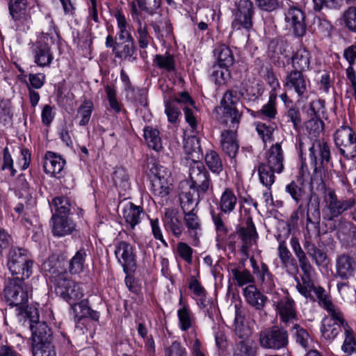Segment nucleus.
Wrapping results in <instances>:
<instances>
[{
    "instance_id": "nucleus-1",
    "label": "nucleus",
    "mask_w": 356,
    "mask_h": 356,
    "mask_svg": "<svg viewBox=\"0 0 356 356\" xmlns=\"http://www.w3.org/2000/svg\"><path fill=\"white\" fill-rule=\"evenodd\" d=\"M243 92L235 89L227 90L220 100V106L216 108L217 120L220 124L231 130H237L242 116L240 100Z\"/></svg>"
},
{
    "instance_id": "nucleus-2",
    "label": "nucleus",
    "mask_w": 356,
    "mask_h": 356,
    "mask_svg": "<svg viewBox=\"0 0 356 356\" xmlns=\"http://www.w3.org/2000/svg\"><path fill=\"white\" fill-rule=\"evenodd\" d=\"M38 309L36 307H29L25 310H20L18 319L24 323L28 321L31 337V346L51 342L52 332L47 323L40 321Z\"/></svg>"
},
{
    "instance_id": "nucleus-3",
    "label": "nucleus",
    "mask_w": 356,
    "mask_h": 356,
    "mask_svg": "<svg viewBox=\"0 0 356 356\" xmlns=\"http://www.w3.org/2000/svg\"><path fill=\"white\" fill-rule=\"evenodd\" d=\"M236 203L237 198L232 189L226 188L220 197L218 204L220 211L216 212L214 207L211 205L209 207V213L215 225L218 241H223L228 232V229L222 220V215L229 214L234 211Z\"/></svg>"
},
{
    "instance_id": "nucleus-4",
    "label": "nucleus",
    "mask_w": 356,
    "mask_h": 356,
    "mask_svg": "<svg viewBox=\"0 0 356 356\" xmlns=\"http://www.w3.org/2000/svg\"><path fill=\"white\" fill-rule=\"evenodd\" d=\"M33 260L31 252L24 248H12L7 257V267L13 279H28L33 273Z\"/></svg>"
},
{
    "instance_id": "nucleus-5",
    "label": "nucleus",
    "mask_w": 356,
    "mask_h": 356,
    "mask_svg": "<svg viewBox=\"0 0 356 356\" xmlns=\"http://www.w3.org/2000/svg\"><path fill=\"white\" fill-rule=\"evenodd\" d=\"M298 268L302 273L299 279L297 275L294 276L296 281V289L298 291L307 299L315 301L316 298L312 292L315 294L318 289H323L322 286L314 284L313 277L315 275V269L309 261L307 254L298 258Z\"/></svg>"
},
{
    "instance_id": "nucleus-6",
    "label": "nucleus",
    "mask_w": 356,
    "mask_h": 356,
    "mask_svg": "<svg viewBox=\"0 0 356 356\" xmlns=\"http://www.w3.org/2000/svg\"><path fill=\"white\" fill-rule=\"evenodd\" d=\"M53 278L56 293L70 306L83 298V289L81 284L71 280L66 271L58 273Z\"/></svg>"
},
{
    "instance_id": "nucleus-7",
    "label": "nucleus",
    "mask_w": 356,
    "mask_h": 356,
    "mask_svg": "<svg viewBox=\"0 0 356 356\" xmlns=\"http://www.w3.org/2000/svg\"><path fill=\"white\" fill-rule=\"evenodd\" d=\"M243 296L246 303L254 311L250 314L252 321L258 325H262L267 318V312L264 308L268 297L263 294L254 285H248L243 289Z\"/></svg>"
},
{
    "instance_id": "nucleus-8",
    "label": "nucleus",
    "mask_w": 356,
    "mask_h": 356,
    "mask_svg": "<svg viewBox=\"0 0 356 356\" xmlns=\"http://www.w3.org/2000/svg\"><path fill=\"white\" fill-rule=\"evenodd\" d=\"M258 341L264 349L279 350L287 347L289 333L284 327L273 325L259 332Z\"/></svg>"
},
{
    "instance_id": "nucleus-9",
    "label": "nucleus",
    "mask_w": 356,
    "mask_h": 356,
    "mask_svg": "<svg viewBox=\"0 0 356 356\" xmlns=\"http://www.w3.org/2000/svg\"><path fill=\"white\" fill-rule=\"evenodd\" d=\"M24 280L13 279L8 286L5 289V298L9 305L17 307V314L20 310H25L27 307L23 305L28 302L31 296L32 289L25 284Z\"/></svg>"
},
{
    "instance_id": "nucleus-10",
    "label": "nucleus",
    "mask_w": 356,
    "mask_h": 356,
    "mask_svg": "<svg viewBox=\"0 0 356 356\" xmlns=\"http://www.w3.org/2000/svg\"><path fill=\"white\" fill-rule=\"evenodd\" d=\"M189 187L196 191L198 197L213 191V184L209 171L200 161H194L189 170Z\"/></svg>"
},
{
    "instance_id": "nucleus-11",
    "label": "nucleus",
    "mask_w": 356,
    "mask_h": 356,
    "mask_svg": "<svg viewBox=\"0 0 356 356\" xmlns=\"http://www.w3.org/2000/svg\"><path fill=\"white\" fill-rule=\"evenodd\" d=\"M309 159L314 168V177L322 179V172L331 160L330 149L323 140H315L309 147Z\"/></svg>"
},
{
    "instance_id": "nucleus-12",
    "label": "nucleus",
    "mask_w": 356,
    "mask_h": 356,
    "mask_svg": "<svg viewBox=\"0 0 356 356\" xmlns=\"http://www.w3.org/2000/svg\"><path fill=\"white\" fill-rule=\"evenodd\" d=\"M27 6V0H9V14L17 31L26 32L31 26L32 20Z\"/></svg>"
},
{
    "instance_id": "nucleus-13",
    "label": "nucleus",
    "mask_w": 356,
    "mask_h": 356,
    "mask_svg": "<svg viewBox=\"0 0 356 356\" xmlns=\"http://www.w3.org/2000/svg\"><path fill=\"white\" fill-rule=\"evenodd\" d=\"M326 205L323 209V218L333 222L334 218L341 213L350 209L356 204V200L353 197L346 200L338 199L334 191L328 192L327 198L325 200Z\"/></svg>"
},
{
    "instance_id": "nucleus-14",
    "label": "nucleus",
    "mask_w": 356,
    "mask_h": 356,
    "mask_svg": "<svg viewBox=\"0 0 356 356\" xmlns=\"http://www.w3.org/2000/svg\"><path fill=\"white\" fill-rule=\"evenodd\" d=\"M334 142L341 154L347 159L356 157V138L351 128L341 127L334 135Z\"/></svg>"
},
{
    "instance_id": "nucleus-15",
    "label": "nucleus",
    "mask_w": 356,
    "mask_h": 356,
    "mask_svg": "<svg viewBox=\"0 0 356 356\" xmlns=\"http://www.w3.org/2000/svg\"><path fill=\"white\" fill-rule=\"evenodd\" d=\"M309 80L303 72L290 70L286 72L283 86L288 90H293L300 99L307 96Z\"/></svg>"
},
{
    "instance_id": "nucleus-16",
    "label": "nucleus",
    "mask_w": 356,
    "mask_h": 356,
    "mask_svg": "<svg viewBox=\"0 0 356 356\" xmlns=\"http://www.w3.org/2000/svg\"><path fill=\"white\" fill-rule=\"evenodd\" d=\"M253 15L252 2L250 0H239L237 3V10L235 13L232 26L237 30L244 29L249 31L252 27Z\"/></svg>"
},
{
    "instance_id": "nucleus-17",
    "label": "nucleus",
    "mask_w": 356,
    "mask_h": 356,
    "mask_svg": "<svg viewBox=\"0 0 356 356\" xmlns=\"http://www.w3.org/2000/svg\"><path fill=\"white\" fill-rule=\"evenodd\" d=\"M48 36L49 33H42L31 47L34 63L39 67L49 66L54 59L50 46L47 42Z\"/></svg>"
},
{
    "instance_id": "nucleus-18",
    "label": "nucleus",
    "mask_w": 356,
    "mask_h": 356,
    "mask_svg": "<svg viewBox=\"0 0 356 356\" xmlns=\"http://www.w3.org/2000/svg\"><path fill=\"white\" fill-rule=\"evenodd\" d=\"M314 295L316 300L318 299L319 305L324 308L328 314L323 320L331 318L333 322L342 323L343 326H344L345 324H348L343 317V313L338 307L332 303L330 296L326 293L324 289H318V291Z\"/></svg>"
},
{
    "instance_id": "nucleus-19",
    "label": "nucleus",
    "mask_w": 356,
    "mask_h": 356,
    "mask_svg": "<svg viewBox=\"0 0 356 356\" xmlns=\"http://www.w3.org/2000/svg\"><path fill=\"white\" fill-rule=\"evenodd\" d=\"M273 306L281 322L287 325L298 320L296 303L289 296H284L277 301L273 300Z\"/></svg>"
},
{
    "instance_id": "nucleus-20",
    "label": "nucleus",
    "mask_w": 356,
    "mask_h": 356,
    "mask_svg": "<svg viewBox=\"0 0 356 356\" xmlns=\"http://www.w3.org/2000/svg\"><path fill=\"white\" fill-rule=\"evenodd\" d=\"M136 1L140 10L145 11L150 15H157L161 17L159 20L152 21L149 23L156 33H160L162 31L164 27L163 25L166 26L167 32L170 31L171 29L168 26L167 18L161 17V15L156 12L161 6V0H136Z\"/></svg>"
},
{
    "instance_id": "nucleus-21",
    "label": "nucleus",
    "mask_w": 356,
    "mask_h": 356,
    "mask_svg": "<svg viewBox=\"0 0 356 356\" xmlns=\"http://www.w3.org/2000/svg\"><path fill=\"white\" fill-rule=\"evenodd\" d=\"M115 254L126 272L136 265L134 248L129 243L120 241L115 244Z\"/></svg>"
},
{
    "instance_id": "nucleus-22",
    "label": "nucleus",
    "mask_w": 356,
    "mask_h": 356,
    "mask_svg": "<svg viewBox=\"0 0 356 356\" xmlns=\"http://www.w3.org/2000/svg\"><path fill=\"white\" fill-rule=\"evenodd\" d=\"M330 229L337 231L336 237L343 243L348 244L356 241V225L344 218L334 220Z\"/></svg>"
},
{
    "instance_id": "nucleus-23",
    "label": "nucleus",
    "mask_w": 356,
    "mask_h": 356,
    "mask_svg": "<svg viewBox=\"0 0 356 356\" xmlns=\"http://www.w3.org/2000/svg\"><path fill=\"white\" fill-rule=\"evenodd\" d=\"M245 224V227H241L238 233L242 243L240 249L241 252L243 256L248 257L250 248L256 243L258 234L252 217L248 216L247 218Z\"/></svg>"
},
{
    "instance_id": "nucleus-24",
    "label": "nucleus",
    "mask_w": 356,
    "mask_h": 356,
    "mask_svg": "<svg viewBox=\"0 0 356 356\" xmlns=\"http://www.w3.org/2000/svg\"><path fill=\"white\" fill-rule=\"evenodd\" d=\"M286 26L293 29L297 37H302L306 33V24L305 13L300 8H289L284 13Z\"/></svg>"
},
{
    "instance_id": "nucleus-25",
    "label": "nucleus",
    "mask_w": 356,
    "mask_h": 356,
    "mask_svg": "<svg viewBox=\"0 0 356 356\" xmlns=\"http://www.w3.org/2000/svg\"><path fill=\"white\" fill-rule=\"evenodd\" d=\"M356 273V261L350 254L342 253L336 258V274L341 280H347Z\"/></svg>"
},
{
    "instance_id": "nucleus-26",
    "label": "nucleus",
    "mask_w": 356,
    "mask_h": 356,
    "mask_svg": "<svg viewBox=\"0 0 356 356\" xmlns=\"http://www.w3.org/2000/svg\"><path fill=\"white\" fill-rule=\"evenodd\" d=\"M276 172L281 174L284 169V152L281 143H276L273 145L265 153V161L261 163Z\"/></svg>"
},
{
    "instance_id": "nucleus-27",
    "label": "nucleus",
    "mask_w": 356,
    "mask_h": 356,
    "mask_svg": "<svg viewBox=\"0 0 356 356\" xmlns=\"http://www.w3.org/2000/svg\"><path fill=\"white\" fill-rule=\"evenodd\" d=\"M162 220L167 231L172 232L177 238L181 235L184 225L177 209L172 207L165 209Z\"/></svg>"
},
{
    "instance_id": "nucleus-28",
    "label": "nucleus",
    "mask_w": 356,
    "mask_h": 356,
    "mask_svg": "<svg viewBox=\"0 0 356 356\" xmlns=\"http://www.w3.org/2000/svg\"><path fill=\"white\" fill-rule=\"evenodd\" d=\"M237 130L225 129L220 134V147L224 153L234 159L239 149L236 138Z\"/></svg>"
},
{
    "instance_id": "nucleus-29",
    "label": "nucleus",
    "mask_w": 356,
    "mask_h": 356,
    "mask_svg": "<svg viewBox=\"0 0 356 356\" xmlns=\"http://www.w3.org/2000/svg\"><path fill=\"white\" fill-rule=\"evenodd\" d=\"M65 164V161L58 154L48 151L43 159V168L45 173L56 176L61 172Z\"/></svg>"
},
{
    "instance_id": "nucleus-30",
    "label": "nucleus",
    "mask_w": 356,
    "mask_h": 356,
    "mask_svg": "<svg viewBox=\"0 0 356 356\" xmlns=\"http://www.w3.org/2000/svg\"><path fill=\"white\" fill-rule=\"evenodd\" d=\"M138 10L135 4L133 3L132 16L134 20L137 23L136 33L138 45L140 49H146L149 44V41L152 40V37L148 33L146 23L138 17Z\"/></svg>"
},
{
    "instance_id": "nucleus-31",
    "label": "nucleus",
    "mask_w": 356,
    "mask_h": 356,
    "mask_svg": "<svg viewBox=\"0 0 356 356\" xmlns=\"http://www.w3.org/2000/svg\"><path fill=\"white\" fill-rule=\"evenodd\" d=\"M292 65L291 70L306 72L309 70L311 54L305 48H300L295 51L289 58Z\"/></svg>"
},
{
    "instance_id": "nucleus-32",
    "label": "nucleus",
    "mask_w": 356,
    "mask_h": 356,
    "mask_svg": "<svg viewBox=\"0 0 356 356\" xmlns=\"http://www.w3.org/2000/svg\"><path fill=\"white\" fill-rule=\"evenodd\" d=\"M196 191L188 187L179 193V200L183 213L195 211L203 197L195 196Z\"/></svg>"
},
{
    "instance_id": "nucleus-33",
    "label": "nucleus",
    "mask_w": 356,
    "mask_h": 356,
    "mask_svg": "<svg viewBox=\"0 0 356 356\" xmlns=\"http://www.w3.org/2000/svg\"><path fill=\"white\" fill-rule=\"evenodd\" d=\"M52 232L54 236H64L70 234L74 230L75 226L72 220L67 216H52Z\"/></svg>"
},
{
    "instance_id": "nucleus-34",
    "label": "nucleus",
    "mask_w": 356,
    "mask_h": 356,
    "mask_svg": "<svg viewBox=\"0 0 356 356\" xmlns=\"http://www.w3.org/2000/svg\"><path fill=\"white\" fill-rule=\"evenodd\" d=\"M144 216L145 212L143 208L133 203H129V204L123 209V218L127 227L131 229H134L135 227L140 222Z\"/></svg>"
},
{
    "instance_id": "nucleus-35",
    "label": "nucleus",
    "mask_w": 356,
    "mask_h": 356,
    "mask_svg": "<svg viewBox=\"0 0 356 356\" xmlns=\"http://www.w3.org/2000/svg\"><path fill=\"white\" fill-rule=\"evenodd\" d=\"M277 94L269 93V98L267 104H264L262 108L257 111H252L248 109L251 115L254 118H265L268 119H274L277 113Z\"/></svg>"
},
{
    "instance_id": "nucleus-36",
    "label": "nucleus",
    "mask_w": 356,
    "mask_h": 356,
    "mask_svg": "<svg viewBox=\"0 0 356 356\" xmlns=\"http://www.w3.org/2000/svg\"><path fill=\"white\" fill-rule=\"evenodd\" d=\"M184 214V220L188 234L195 241H198V235L202 230L200 219L195 211H186Z\"/></svg>"
},
{
    "instance_id": "nucleus-37",
    "label": "nucleus",
    "mask_w": 356,
    "mask_h": 356,
    "mask_svg": "<svg viewBox=\"0 0 356 356\" xmlns=\"http://www.w3.org/2000/svg\"><path fill=\"white\" fill-rule=\"evenodd\" d=\"M134 40H121L115 45L113 53L116 58L122 60H130L136 52Z\"/></svg>"
},
{
    "instance_id": "nucleus-38",
    "label": "nucleus",
    "mask_w": 356,
    "mask_h": 356,
    "mask_svg": "<svg viewBox=\"0 0 356 356\" xmlns=\"http://www.w3.org/2000/svg\"><path fill=\"white\" fill-rule=\"evenodd\" d=\"M342 323L333 322L331 318L322 320L321 332L322 337L327 341H333L341 332Z\"/></svg>"
},
{
    "instance_id": "nucleus-39",
    "label": "nucleus",
    "mask_w": 356,
    "mask_h": 356,
    "mask_svg": "<svg viewBox=\"0 0 356 356\" xmlns=\"http://www.w3.org/2000/svg\"><path fill=\"white\" fill-rule=\"evenodd\" d=\"M255 275L260 282L261 289L266 293L271 292L275 287V277L265 263H261V269Z\"/></svg>"
},
{
    "instance_id": "nucleus-40",
    "label": "nucleus",
    "mask_w": 356,
    "mask_h": 356,
    "mask_svg": "<svg viewBox=\"0 0 356 356\" xmlns=\"http://www.w3.org/2000/svg\"><path fill=\"white\" fill-rule=\"evenodd\" d=\"M184 150L189 158L194 161L200 159L202 156V152L200 146V139L196 136L188 137L184 143Z\"/></svg>"
},
{
    "instance_id": "nucleus-41",
    "label": "nucleus",
    "mask_w": 356,
    "mask_h": 356,
    "mask_svg": "<svg viewBox=\"0 0 356 356\" xmlns=\"http://www.w3.org/2000/svg\"><path fill=\"white\" fill-rule=\"evenodd\" d=\"M153 64L159 69L166 72L175 71V57L170 53L156 54L153 59Z\"/></svg>"
},
{
    "instance_id": "nucleus-42",
    "label": "nucleus",
    "mask_w": 356,
    "mask_h": 356,
    "mask_svg": "<svg viewBox=\"0 0 356 356\" xmlns=\"http://www.w3.org/2000/svg\"><path fill=\"white\" fill-rule=\"evenodd\" d=\"M218 64L224 68H229L234 63V57L232 50L225 44L220 45L215 50Z\"/></svg>"
},
{
    "instance_id": "nucleus-43",
    "label": "nucleus",
    "mask_w": 356,
    "mask_h": 356,
    "mask_svg": "<svg viewBox=\"0 0 356 356\" xmlns=\"http://www.w3.org/2000/svg\"><path fill=\"white\" fill-rule=\"evenodd\" d=\"M113 181L120 193L130 188L129 177L124 168L120 167L115 170L113 173Z\"/></svg>"
},
{
    "instance_id": "nucleus-44",
    "label": "nucleus",
    "mask_w": 356,
    "mask_h": 356,
    "mask_svg": "<svg viewBox=\"0 0 356 356\" xmlns=\"http://www.w3.org/2000/svg\"><path fill=\"white\" fill-rule=\"evenodd\" d=\"M118 32L116 38L119 40H134L131 34V28L124 15L118 12L115 14Z\"/></svg>"
},
{
    "instance_id": "nucleus-45",
    "label": "nucleus",
    "mask_w": 356,
    "mask_h": 356,
    "mask_svg": "<svg viewBox=\"0 0 356 356\" xmlns=\"http://www.w3.org/2000/svg\"><path fill=\"white\" fill-rule=\"evenodd\" d=\"M344 332V341L342 345V350L344 353L353 355L356 352V339L355 334L353 329L348 324L343 326Z\"/></svg>"
},
{
    "instance_id": "nucleus-46",
    "label": "nucleus",
    "mask_w": 356,
    "mask_h": 356,
    "mask_svg": "<svg viewBox=\"0 0 356 356\" xmlns=\"http://www.w3.org/2000/svg\"><path fill=\"white\" fill-rule=\"evenodd\" d=\"M144 138L147 145L154 150L159 152L163 146L159 131L152 127H146L144 129Z\"/></svg>"
},
{
    "instance_id": "nucleus-47",
    "label": "nucleus",
    "mask_w": 356,
    "mask_h": 356,
    "mask_svg": "<svg viewBox=\"0 0 356 356\" xmlns=\"http://www.w3.org/2000/svg\"><path fill=\"white\" fill-rule=\"evenodd\" d=\"M196 302L204 315L214 321V317L218 316V309L213 299L206 296L203 298H199V300Z\"/></svg>"
},
{
    "instance_id": "nucleus-48",
    "label": "nucleus",
    "mask_w": 356,
    "mask_h": 356,
    "mask_svg": "<svg viewBox=\"0 0 356 356\" xmlns=\"http://www.w3.org/2000/svg\"><path fill=\"white\" fill-rule=\"evenodd\" d=\"M256 354L257 347L246 340L235 343L232 350V356H256Z\"/></svg>"
},
{
    "instance_id": "nucleus-49",
    "label": "nucleus",
    "mask_w": 356,
    "mask_h": 356,
    "mask_svg": "<svg viewBox=\"0 0 356 356\" xmlns=\"http://www.w3.org/2000/svg\"><path fill=\"white\" fill-rule=\"evenodd\" d=\"M258 173L261 184L267 189L270 190L272 185L275 181V174H276V172L273 171L270 167L259 163L258 165Z\"/></svg>"
},
{
    "instance_id": "nucleus-50",
    "label": "nucleus",
    "mask_w": 356,
    "mask_h": 356,
    "mask_svg": "<svg viewBox=\"0 0 356 356\" xmlns=\"http://www.w3.org/2000/svg\"><path fill=\"white\" fill-rule=\"evenodd\" d=\"M86 255L84 248L75 253L69 264V271L71 274H79L83 271Z\"/></svg>"
},
{
    "instance_id": "nucleus-51",
    "label": "nucleus",
    "mask_w": 356,
    "mask_h": 356,
    "mask_svg": "<svg viewBox=\"0 0 356 356\" xmlns=\"http://www.w3.org/2000/svg\"><path fill=\"white\" fill-rule=\"evenodd\" d=\"M179 325L182 331H186L193 326V318L188 305H184L177 310Z\"/></svg>"
},
{
    "instance_id": "nucleus-52",
    "label": "nucleus",
    "mask_w": 356,
    "mask_h": 356,
    "mask_svg": "<svg viewBox=\"0 0 356 356\" xmlns=\"http://www.w3.org/2000/svg\"><path fill=\"white\" fill-rule=\"evenodd\" d=\"M303 182L298 180L292 181L286 186L285 191L289 194L291 197L298 204L305 197L306 192L303 188Z\"/></svg>"
},
{
    "instance_id": "nucleus-53",
    "label": "nucleus",
    "mask_w": 356,
    "mask_h": 356,
    "mask_svg": "<svg viewBox=\"0 0 356 356\" xmlns=\"http://www.w3.org/2000/svg\"><path fill=\"white\" fill-rule=\"evenodd\" d=\"M51 207L55 210V213L53 216H67L71 209L69 199L64 196L54 197L52 200Z\"/></svg>"
},
{
    "instance_id": "nucleus-54",
    "label": "nucleus",
    "mask_w": 356,
    "mask_h": 356,
    "mask_svg": "<svg viewBox=\"0 0 356 356\" xmlns=\"http://www.w3.org/2000/svg\"><path fill=\"white\" fill-rule=\"evenodd\" d=\"M204 160L207 167L213 173L219 174L222 170V160L216 151H208L205 154Z\"/></svg>"
},
{
    "instance_id": "nucleus-55",
    "label": "nucleus",
    "mask_w": 356,
    "mask_h": 356,
    "mask_svg": "<svg viewBox=\"0 0 356 356\" xmlns=\"http://www.w3.org/2000/svg\"><path fill=\"white\" fill-rule=\"evenodd\" d=\"M94 108L93 103L89 99H85L78 108L76 118H80L79 125L85 126L88 124Z\"/></svg>"
},
{
    "instance_id": "nucleus-56",
    "label": "nucleus",
    "mask_w": 356,
    "mask_h": 356,
    "mask_svg": "<svg viewBox=\"0 0 356 356\" xmlns=\"http://www.w3.org/2000/svg\"><path fill=\"white\" fill-rule=\"evenodd\" d=\"M291 332L297 343L304 348L309 347V343L311 340L310 335L305 328L301 327L299 324L296 323L293 325Z\"/></svg>"
},
{
    "instance_id": "nucleus-57",
    "label": "nucleus",
    "mask_w": 356,
    "mask_h": 356,
    "mask_svg": "<svg viewBox=\"0 0 356 356\" xmlns=\"http://www.w3.org/2000/svg\"><path fill=\"white\" fill-rule=\"evenodd\" d=\"M151 191L155 196L163 197L168 195L170 193V181L161 180L160 178H152Z\"/></svg>"
},
{
    "instance_id": "nucleus-58",
    "label": "nucleus",
    "mask_w": 356,
    "mask_h": 356,
    "mask_svg": "<svg viewBox=\"0 0 356 356\" xmlns=\"http://www.w3.org/2000/svg\"><path fill=\"white\" fill-rule=\"evenodd\" d=\"M232 274L238 286L246 284L253 285L252 284L254 282V278L248 270L233 268L232 269Z\"/></svg>"
},
{
    "instance_id": "nucleus-59",
    "label": "nucleus",
    "mask_w": 356,
    "mask_h": 356,
    "mask_svg": "<svg viewBox=\"0 0 356 356\" xmlns=\"http://www.w3.org/2000/svg\"><path fill=\"white\" fill-rule=\"evenodd\" d=\"M27 202L26 204L19 203L14 210L21 216H34L35 214V202L31 195H26Z\"/></svg>"
},
{
    "instance_id": "nucleus-60",
    "label": "nucleus",
    "mask_w": 356,
    "mask_h": 356,
    "mask_svg": "<svg viewBox=\"0 0 356 356\" xmlns=\"http://www.w3.org/2000/svg\"><path fill=\"white\" fill-rule=\"evenodd\" d=\"M33 356H56L51 342L31 346Z\"/></svg>"
},
{
    "instance_id": "nucleus-61",
    "label": "nucleus",
    "mask_w": 356,
    "mask_h": 356,
    "mask_svg": "<svg viewBox=\"0 0 356 356\" xmlns=\"http://www.w3.org/2000/svg\"><path fill=\"white\" fill-rule=\"evenodd\" d=\"M305 127L310 136L317 137L323 131L324 122L321 118H312L306 122Z\"/></svg>"
},
{
    "instance_id": "nucleus-62",
    "label": "nucleus",
    "mask_w": 356,
    "mask_h": 356,
    "mask_svg": "<svg viewBox=\"0 0 356 356\" xmlns=\"http://www.w3.org/2000/svg\"><path fill=\"white\" fill-rule=\"evenodd\" d=\"M183 111L184 113V117L186 122L190 126L191 131L193 133L198 132V123L197 120V109L195 106L193 105V106H186L183 107Z\"/></svg>"
},
{
    "instance_id": "nucleus-63",
    "label": "nucleus",
    "mask_w": 356,
    "mask_h": 356,
    "mask_svg": "<svg viewBox=\"0 0 356 356\" xmlns=\"http://www.w3.org/2000/svg\"><path fill=\"white\" fill-rule=\"evenodd\" d=\"M165 113L168 122L170 123H176L181 115L180 108L177 106L175 101L170 99L165 101Z\"/></svg>"
},
{
    "instance_id": "nucleus-64",
    "label": "nucleus",
    "mask_w": 356,
    "mask_h": 356,
    "mask_svg": "<svg viewBox=\"0 0 356 356\" xmlns=\"http://www.w3.org/2000/svg\"><path fill=\"white\" fill-rule=\"evenodd\" d=\"M275 127L273 124H267L263 122L256 124V130L264 143L273 140Z\"/></svg>"
}]
</instances>
